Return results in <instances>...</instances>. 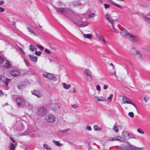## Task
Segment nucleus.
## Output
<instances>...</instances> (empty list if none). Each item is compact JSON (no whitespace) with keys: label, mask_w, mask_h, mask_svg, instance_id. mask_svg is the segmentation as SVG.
I'll return each instance as SVG.
<instances>
[{"label":"nucleus","mask_w":150,"mask_h":150,"mask_svg":"<svg viewBox=\"0 0 150 150\" xmlns=\"http://www.w3.org/2000/svg\"><path fill=\"white\" fill-rule=\"evenodd\" d=\"M121 137L119 136H117L115 137H114V141H117L120 142H122V141L121 140Z\"/></svg>","instance_id":"obj_30"},{"label":"nucleus","mask_w":150,"mask_h":150,"mask_svg":"<svg viewBox=\"0 0 150 150\" xmlns=\"http://www.w3.org/2000/svg\"><path fill=\"white\" fill-rule=\"evenodd\" d=\"M4 3V1L3 0L0 1V5H2Z\"/></svg>","instance_id":"obj_54"},{"label":"nucleus","mask_w":150,"mask_h":150,"mask_svg":"<svg viewBox=\"0 0 150 150\" xmlns=\"http://www.w3.org/2000/svg\"><path fill=\"white\" fill-rule=\"evenodd\" d=\"M106 19L112 24L113 28L115 30L114 27V20L112 18V17L109 13H107L105 15Z\"/></svg>","instance_id":"obj_7"},{"label":"nucleus","mask_w":150,"mask_h":150,"mask_svg":"<svg viewBox=\"0 0 150 150\" xmlns=\"http://www.w3.org/2000/svg\"><path fill=\"white\" fill-rule=\"evenodd\" d=\"M28 56L31 60L34 62H36L38 59V57L31 55H29Z\"/></svg>","instance_id":"obj_21"},{"label":"nucleus","mask_w":150,"mask_h":150,"mask_svg":"<svg viewBox=\"0 0 150 150\" xmlns=\"http://www.w3.org/2000/svg\"><path fill=\"white\" fill-rule=\"evenodd\" d=\"M108 86L107 85H104L103 86V88L104 89H106L108 88Z\"/></svg>","instance_id":"obj_52"},{"label":"nucleus","mask_w":150,"mask_h":150,"mask_svg":"<svg viewBox=\"0 0 150 150\" xmlns=\"http://www.w3.org/2000/svg\"><path fill=\"white\" fill-rule=\"evenodd\" d=\"M45 52L47 53L48 54H50L51 53V52L48 49L45 48Z\"/></svg>","instance_id":"obj_44"},{"label":"nucleus","mask_w":150,"mask_h":150,"mask_svg":"<svg viewBox=\"0 0 150 150\" xmlns=\"http://www.w3.org/2000/svg\"><path fill=\"white\" fill-rule=\"evenodd\" d=\"M42 52H40V51H36L35 52V54L36 55H37L38 56H39L42 54Z\"/></svg>","instance_id":"obj_41"},{"label":"nucleus","mask_w":150,"mask_h":150,"mask_svg":"<svg viewBox=\"0 0 150 150\" xmlns=\"http://www.w3.org/2000/svg\"><path fill=\"white\" fill-rule=\"evenodd\" d=\"M110 6V5L108 4H104L105 8V9L108 8Z\"/></svg>","instance_id":"obj_47"},{"label":"nucleus","mask_w":150,"mask_h":150,"mask_svg":"<svg viewBox=\"0 0 150 150\" xmlns=\"http://www.w3.org/2000/svg\"><path fill=\"white\" fill-rule=\"evenodd\" d=\"M53 142L55 144V145H57L58 146H59L62 145V144H60L58 141L54 140L53 141Z\"/></svg>","instance_id":"obj_33"},{"label":"nucleus","mask_w":150,"mask_h":150,"mask_svg":"<svg viewBox=\"0 0 150 150\" xmlns=\"http://www.w3.org/2000/svg\"><path fill=\"white\" fill-rule=\"evenodd\" d=\"M118 32L120 33L123 36H129V33H128L125 29H123V30H116Z\"/></svg>","instance_id":"obj_14"},{"label":"nucleus","mask_w":150,"mask_h":150,"mask_svg":"<svg viewBox=\"0 0 150 150\" xmlns=\"http://www.w3.org/2000/svg\"><path fill=\"white\" fill-rule=\"evenodd\" d=\"M95 16V14L94 13H91L89 15V18H92Z\"/></svg>","instance_id":"obj_37"},{"label":"nucleus","mask_w":150,"mask_h":150,"mask_svg":"<svg viewBox=\"0 0 150 150\" xmlns=\"http://www.w3.org/2000/svg\"><path fill=\"white\" fill-rule=\"evenodd\" d=\"M4 9L3 8L0 7V12H4Z\"/></svg>","instance_id":"obj_50"},{"label":"nucleus","mask_w":150,"mask_h":150,"mask_svg":"<svg viewBox=\"0 0 150 150\" xmlns=\"http://www.w3.org/2000/svg\"><path fill=\"white\" fill-rule=\"evenodd\" d=\"M49 60L50 61V62H51V60L50 59H49Z\"/></svg>","instance_id":"obj_63"},{"label":"nucleus","mask_w":150,"mask_h":150,"mask_svg":"<svg viewBox=\"0 0 150 150\" xmlns=\"http://www.w3.org/2000/svg\"><path fill=\"white\" fill-rule=\"evenodd\" d=\"M112 129L116 132H117L119 131V129L117 128V127L116 126V123L115 124V125L113 126L112 127Z\"/></svg>","instance_id":"obj_29"},{"label":"nucleus","mask_w":150,"mask_h":150,"mask_svg":"<svg viewBox=\"0 0 150 150\" xmlns=\"http://www.w3.org/2000/svg\"><path fill=\"white\" fill-rule=\"evenodd\" d=\"M10 79L4 76H0V81H2L4 83L6 86L8 85V83L9 82Z\"/></svg>","instance_id":"obj_10"},{"label":"nucleus","mask_w":150,"mask_h":150,"mask_svg":"<svg viewBox=\"0 0 150 150\" xmlns=\"http://www.w3.org/2000/svg\"><path fill=\"white\" fill-rule=\"evenodd\" d=\"M20 50L22 52H23V53L25 54V52L23 50L21 49V48H20Z\"/></svg>","instance_id":"obj_61"},{"label":"nucleus","mask_w":150,"mask_h":150,"mask_svg":"<svg viewBox=\"0 0 150 150\" xmlns=\"http://www.w3.org/2000/svg\"><path fill=\"white\" fill-rule=\"evenodd\" d=\"M24 61L25 62V63L26 64L27 66H30V64L27 61V60L25 59H24Z\"/></svg>","instance_id":"obj_39"},{"label":"nucleus","mask_w":150,"mask_h":150,"mask_svg":"<svg viewBox=\"0 0 150 150\" xmlns=\"http://www.w3.org/2000/svg\"><path fill=\"white\" fill-rule=\"evenodd\" d=\"M42 75L45 77H47L48 79L52 80L54 81L57 80L56 78L52 74L50 73H47L46 74H42Z\"/></svg>","instance_id":"obj_8"},{"label":"nucleus","mask_w":150,"mask_h":150,"mask_svg":"<svg viewBox=\"0 0 150 150\" xmlns=\"http://www.w3.org/2000/svg\"><path fill=\"white\" fill-rule=\"evenodd\" d=\"M143 18L147 22L150 23V18H148L145 16H143Z\"/></svg>","instance_id":"obj_34"},{"label":"nucleus","mask_w":150,"mask_h":150,"mask_svg":"<svg viewBox=\"0 0 150 150\" xmlns=\"http://www.w3.org/2000/svg\"><path fill=\"white\" fill-rule=\"evenodd\" d=\"M108 1L109 2L112 3L113 5H115L117 7L119 8H121V9L122 8V6H121V5H120V4H118L115 3L112 0H108Z\"/></svg>","instance_id":"obj_22"},{"label":"nucleus","mask_w":150,"mask_h":150,"mask_svg":"<svg viewBox=\"0 0 150 150\" xmlns=\"http://www.w3.org/2000/svg\"><path fill=\"white\" fill-rule=\"evenodd\" d=\"M29 49L31 51H33L35 50H37V48L35 47V46L32 45H30Z\"/></svg>","instance_id":"obj_31"},{"label":"nucleus","mask_w":150,"mask_h":150,"mask_svg":"<svg viewBox=\"0 0 150 150\" xmlns=\"http://www.w3.org/2000/svg\"><path fill=\"white\" fill-rule=\"evenodd\" d=\"M82 34L83 37L84 38L88 39H92L93 37V35L92 34H84L83 32H82Z\"/></svg>","instance_id":"obj_13"},{"label":"nucleus","mask_w":150,"mask_h":150,"mask_svg":"<svg viewBox=\"0 0 150 150\" xmlns=\"http://www.w3.org/2000/svg\"><path fill=\"white\" fill-rule=\"evenodd\" d=\"M114 75H115V76H116V77H117V76H116V72H115H115H114Z\"/></svg>","instance_id":"obj_62"},{"label":"nucleus","mask_w":150,"mask_h":150,"mask_svg":"<svg viewBox=\"0 0 150 150\" xmlns=\"http://www.w3.org/2000/svg\"><path fill=\"white\" fill-rule=\"evenodd\" d=\"M120 149L121 150H143V148L137 147L127 142L124 145H121Z\"/></svg>","instance_id":"obj_2"},{"label":"nucleus","mask_w":150,"mask_h":150,"mask_svg":"<svg viewBox=\"0 0 150 150\" xmlns=\"http://www.w3.org/2000/svg\"><path fill=\"white\" fill-rule=\"evenodd\" d=\"M129 136V134L126 131H123L122 133V136L126 139H127L128 137Z\"/></svg>","instance_id":"obj_20"},{"label":"nucleus","mask_w":150,"mask_h":150,"mask_svg":"<svg viewBox=\"0 0 150 150\" xmlns=\"http://www.w3.org/2000/svg\"><path fill=\"white\" fill-rule=\"evenodd\" d=\"M73 93H76V90L75 89V88H73Z\"/></svg>","instance_id":"obj_57"},{"label":"nucleus","mask_w":150,"mask_h":150,"mask_svg":"<svg viewBox=\"0 0 150 150\" xmlns=\"http://www.w3.org/2000/svg\"><path fill=\"white\" fill-rule=\"evenodd\" d=\"M93 100L96 102L99 101H104L106 100V99L103 96H96L94 97Z\"/></svg>","instance_id":"obj_9"},{"label":"nucleus","mask_w":150,"mask_h":150,"mask_svg":"<svg viewBox=\"0 0 150 150\" xmlns=\"http://www.w3.org/2000/svg\"><path fill=\"white\" fill-rule=\"evenodd\" d=\"M108 141H114V137L112 138V139H108Z\"/></svg>","instance_id":"obj_56"},{"label":"nucleus","mask_w":150,"mask_h":150,"mask_svg":"<svg viewBox=\"0 0 150 150\" xmlns=\"http://www.w3.org/2000/svg\"><path fill=\"white\" fill-rule=\"evenodd\" d=\"M129 39L133 42H136L138 41L137 38L135 36H134L129 33L128 36Z\"/></svg>","instance_id":"obj_18"},{"label":"nucleus","mask_w":150,"mask_h":150,"mask_svg":"<svg viewBox=\"0 0 150 150\" xmlns=\"http://www.w3.org/2000/svg\"><path fill=\"white\" fill-rule=\"evenodd\" d=\"M43 146L46 149H47L48 150H51V149L47 146V144H43Z\"/></svg>","instance_id":"obj_35"},{"label":"nucleus","mask_w":150,"mask_h":150,"mask_svg":"<svg viewBox=\"0 0 150 150\" xmlns=\"http://www.w3.org/2000/svg\"><path fill=\"white\" fill-rule=\"evenodd\" d=\"M55 9L58 12H59L62 15L70 18L74 15L75 13L69 9L64 8H57L55 7Z\"/></svg>","instance_id":"obj_1"},{"label":"nucleus","mask_w":150,"mask_h":150,"mask_svg":"<svg viewBox=\"0 0 150 150\" xmlns=\"http://www.w3.org/2000/svg\"><path fill=\"white\" fill-rule=\"evenodd\" d=\"M59 108V105L56 103H52L51 105V109L53 111H55L58 109Z\"/></svg>","instance_id":"obj_17"},{"label":"nucleus","mask_w":150,"mask_h":150,"mask_svg":"<svg viewBox=\"0 0 150 150\" xmlns=\"http://www.w3.org/2000/svg\"><path fill=\"white\" fill-rule=\"evenodd\" d=\"M47 112V109L46 108L40 107L38 108L37 113L39 115L42 116L45 115L46 113Z\"/></svg>","instance_id":"obj_5"},{"label":"nucleus","mask_w":150,"mask_h":150,"mask_svg":"<svg viewBox=\"0 0 150 150\" xmlns=\"http://www.w3.org/2000/svg\"><path fill=\"white\" fill-rule=\"evenodd\" d=\"M23 86L22 85H19L18 86V88L19 89H21L23 88Z\"/></svg>","instance_id":"obj_51"},{"label":"nucleus","mask_w":150,"mask_h":150,"mask_svg":"<svg viewBox=\"0 0 150 150\" xmlns=\"http://www.w3.org/2000/svg\"><path fill=\"white\" fill-rule=\"evenodd\" d=\"M135 139V137H134V136H133V135H131L130 137H129V136L127 138V139Z\"/></svg>","instance_id":"obj_48"},{"label":"nucleus","mask_w":150,"mask_h":150,"mask_svg":"<svg viewBox=\"0 0 150 150\" xmlns=\"http://www.w3.org/2000/svg\"><path fill=\"white\" fill-rule=\"evenodd\" d=\"M16 144L17 143H15V144L11 143L9 146L10 150H15Z\"/></svg>","instance_id":"obj_23"},{"label":"nucleus","mask_w":150,"mask_h":150,"mask_svg":"<svg viewBox=\"0 0 150 150\" xmlns=\"http://www.w3.org/2000/svg\"><path fill=\"white\" fill-rule=\"evenodd\" d=\"M4 68L8 69L11 67L12 65L8 61L6 60V62L4 64Z\"/></svg>","instance_id":"obj_19"},{"label":"nucleus","mask_w":150,"mask_h":150,"mask_svg":"<svg viewBox=\"0 0 150 150\" xmlns=\"http://www.w3.org/2000/svg\"><path fill=\"white\" fill-rule=\"evenodd\" d=\"M27 29L29 32L31 33V34H32L34 36H36V35L35 33L33 32L32 29L30 27H28Z\"/></svg>","instance_id":"obj_28"},{"label":"nucleus","mask_w":150,"mask_h":150,"mask_svg":"<svg viewBox=\"0 0 150 150\" xmlns=\"http://www.w3.org/2000/svg\"><path fill=\"white\" fill-rule=\"evenodd\" d=\"M137 131L139 133L142 134H143L144 133V131L140 128H139L137 129Z\"/></svg>","instance_id":"obj_40"},{"label":"nucleus","mask_w":150,"mask_h":150,"mask_svg":"<svg viewBox=\"0 0 150 150\" xmlns=\"http://www.w3.org/2000/svg\"><path fill=\"white\" fill-rule=\"evenodd\" d=\"M113 96V95L112 94H111L110 96L108 97L107 99V101L109 102L110 103L111 102Z\"/></svg>","instance_id":"obj_32"},{"label":"nucleus","mask_w":150,"mask_h":150,"mask_svg":"<svg viewBox=\"0 0 150 150\" xmlns=\"http://www.w3.org/2000/svg\"><path fill=\"white\" fill-rule=\"evenodd\" d=\"M31 93L33 95H34L38 98H40L42 96V94L39 91L34 90L31 91Z\"/></svg>","instance_id":"obj_11"},{"label":"nucleus","mask_w":150,"mask_h":150,"mask_svg":"<svg viewBox=\"0 0 150 150\" xmlns=\"http://www.w3.org/2000/svg\"><path fill=\"white\" fill-rule=\"evenodd\" d=\"M84 15V14H83V15H81V16H83Z\"/></svg>","instance_id":"obj_64"},{"label":"nucleus","mask_w":150,"mask_h":150,"mask_svg":"<svg viewBox=\"0 0 150 150\" xmlns=\"http://www.w3.org/2000/svg\"><path fill=\"white\" fill-rule=\"evenodd\" d=\"M23 100V98L20 97H18L16 98V102H17V105L18 106L20 105L21 102H22V100Z\"/></svg>","instance_id":"obj_25"},{"label":"nucleus","mask_w":150,"mask_h":150,"mask_svg":"<svg viewBox=\"0 0 150 150\" xmlns=\"http://www.w3.org/2000/svg\"><path fill=\"white\" fill-rule=\"evenodd\" d=\"M96 89L98 91H100V87L99 85H97L96 86Z\"/></svg>","instance_id":"obj_46"},{"label":"nucleus","mask_w":150,"mask_h":150,"mask_svg":"<svg viewBox=\"0 0 150 150\" xmlns=\"http://www.w3.org/2000/svg\"><path fill=\"white\" fill-rule=\"evenodd\" d=\"M72 4L75 6H79L81 5V4L79 1L73 2Z\"/></svg>","instance_id":"obj_26"},{"label":"nucleus","mask_w":150,"mask_h":150,"mask_svg":"<svg viewBox=\"0 0 150 150\" xmlns=\"http://www.w3.org/2000/svg\"><path fill=\"white\" fill-rule=\"evenodd\" d=\"M122 104H131L133 105L135 108L136 110H137V108L135 105L133 103L130 99L125 96H122Z\"/></svg>","instance_id":"obj_4"},{"label":"nucleus","mask_w":150,"mask_h":150,"mask_svg":"<svg viewBox=\"0 0 150 150\" xmlns=\"http://www.w3.org/2000/svg\"><path fill=\"white\" fill-rule=\"evenodd\" d=\"M96 36L99 40H101L104 44H106V41L103 36L96 33Z\"/></svg>","instance_id":"obj_16"},{"label":"nucleus","mask_w":150,"mask_h":150,"mask_svg":"<svg viewBox=\"0 0 150 150\" xmlns=\"http://www.w3.org/2000/svg\"><path fill=\"white\" fill-rule=\"evenodd\" d=\"M28 105V103L24 99L21 102L20 105L19 107H24L27 106Z\"/></svg>","instance_id":"obj_24"},{"label":"nucleus","mask_w":150,"mask_h":150,"mask_svg":"<svg viewBox=\"0 0 150 150\" xmlns=\"http://www.w3.org/2000/svg\"><path fill=\"white\" fill-rule=\"evenodd\" d=\"M85 73L89 77V79L91 80L93 79V77L91 76V73L90 70L88 69H86L84 71Z\"/></svg>","instance_id":"obj_15"},{"label":"nucleus","mask_w":150,"mask_h":150,"mask_svg":"<svg viewBox=\"0 0 150 150\" xmlns=\"http://www.w3.org/2000/svg\"><path fill=\"white\" fill-rule=\"evenodd\" d=\"M144 100L146 102L148 100V98H146V97H145L144 98Z\"/></svg>","instance_id":"obj_58"},{"label":"nucleus","mask_w":150,"mask_h":150,"mask_svg":"<svg viewBox=\"0 0 150 150\" xmlns=\"http://www.w3.org/2000/svg\"><path fill=\"white\" fill-rule=\"evenodd\" d=\"M10 74L13 76H16L20 75L21 72L19 70H14L11 71Z\"/></svg>","instance_id":"obj_12"},{"label":"nucleus","mask_w":150,"mask_h":150,"mask_svg":"<svg viewBox=\"0 0 150 150\" xmlns=\"http://www.w3.org/2000/svg\"><path fill=\"white\" fill-rule=\"evenodd\" d=\"M3 93L2 92V91L0 90V96H1V95H3Z\"/></svg>","instance_id":"obj_60"},{"label":"nucleus","mask_w":150,"mask_h":150,"mask_svg":"<svg viewBox=\"0 0 150 150\" xmlns=\"http://www.w3.org/2000/svg\"><path fill=\"white\" fill-rule=\"evenodd\" d=\"M10 138L11 139V140L13 141V142L14 143L13 144H15V143H16V142L11 137H10Z\"/></svg>","instance_id":"obj_53"},{"label":"nucleus","mask_w":150,"mask_h":150,"mask_svg":"<svg viewBox=\"0 0 150 150\" xmlns=\"http://www.w3.org/2000/svg\"><path fill=\"white\" fill-rule=\"evenodd\" d=\"M74 23L77 26L84 27L87 26L89 24V22L87 21L86 19L82 18L81 20L76 21L74 22Z\"/></svg>","instance_id":"obj_3"},{"label":"nucleus","mask_w":150,"mask_h":150,"mask_svg":"<svg viewBox=\"0 0 150 150\" xmlns=\"http://www.w3.org/2000/svg\"><path fill=\"white\" fill-rule=\"evenodd\" d=\"M86 129L87 130L89 131H91L92 129L91 128V127L88 125H87L86 126Z\"/></svg>","instance_id":"obj_45"},{"label":"nucleus","mask_w":150,"mask_h":150,"mask_svg":"<svg viewBox=\"0 0 150 150\" xmlns=\"http://www.w3.org/2000/svg\"><path fill=\"white\" fill-rule=\"evenodd\" d=\"M135 52H136V54H138V55H139V56H141L140 53H139V52L135 50Z\"/></svg>","instance_id":"obj_55"},{"label":"nucleus","mask_w":150,"mask_h":150,"mask_svg":"<svg viewBox=\"0 0 150 150\" xmlns=\"http://www.w3.org/2000/svg\"><path fill=\"white\" fill-rule=\"evenodd\" d=\"M110 65L111 66H112V67L113 69H114V65H113V64L112 63H111L110 64Z\"/></svg>","instance_id":"obj_59"},{"label":"nucleus","mask_w":150,"mask_h":150,"mask_svg":"<svg viewBox=\"0 0 150 150\" xmlns=\"http://www.w3.org/2000/svg\"><path fill=\"white\" fill-rule=\"evenodd\" d=\"M128 115L131 117H133L134 116V113L133 112H129L128 113Z\"/></svg>","instance_id":"obj_43"},{"label":"nucleus","mask_w":150,"mask_h":150,"mask_svg":"<svg viewBox=\"0 0 150 150\" xmlns=\"http://www.w3.org/2000/svg\"><path fill=\"white\" fill-rule=\"evenodd\" d=\"M45 120L49 122H54L56 120V117L55 116L52 114H49L45 117Z\"/></svg>","instance_id":"obj_6"},{"label":"nucleus","mask_w":150,"mask_h":150,"mask_svg":"<svg viewBox=\"0 0 150 150\" xmlns=\"http://www.w3.org/2000/svg\"><path fill=\"white\" fill-rule=\"evenodd\" d=\"M94 129L95 130H101V129L97 125L94 126Z\"/></svg>","instance_id":"obj_36"},{"label":"nucleus","mask_w":150,"mask_h":150,"mask_svg":"<svg viewBox=\"0 0 150 150\" xmlns=\"http://www.w3.org/2000/svg\"><path fill=\"white\" fill-rule=\"evenodd\" d=\"M4 62V59L0 56V63H2Z\"/></svg>","instance_id":"obj_49"},{"label":"nucleus","mask_w":150,"mask_h":150,"mask_svg":"<svg viewBox=\"0 0 150 150\" xmlns=\"http://www.w3.org/2000/svg\"><path fill=\"white\" fill-rule=\"evenodd\" d=\"M72 108L76 109L78 107V105L77 104L71 105Z\"/></svg>","instance_id":"obj_38"},{"label":"nucleus","mask_w":150,"mask_h":150,"mask_svg":"<svg viewBox=\"0 0 150 150\" xmlns=\"http://www.w3.org/2000/svg\"><path fill=\"white\" fill-rule=\"evenodd\" d=\"M36 46L37 47L41 50H44L43 47L39 45H36Z\"/></svg>","instance_id":"obj_42"},{"label":"nucleus","mask_w":150,"mask_h":150,"mask_svg":"<svg viewBox=\"0 0 150 150\" xmlns=\"http://www.w3.org/2000/svg\"><path fill=\"white\" fill-rule=\"evenodd\" d=\"M63 88L66 89H69L71 86L70 85H68L65 83H63Z\"/></svg>","instance_id":"obj_27"}]
</instances>
